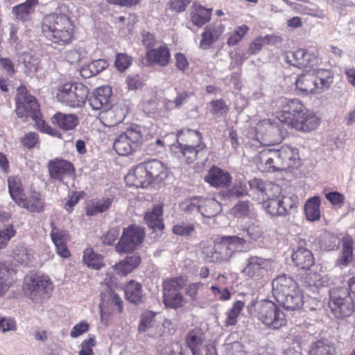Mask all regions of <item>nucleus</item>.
Returning a JSON list of instances; mask_svg holds the SVG:
<instances>
[{
    "mask_svg": "<svg viewBox=\"0 0 355 355\" xmlns=\"http://www.w3.org/2000/svg\"><path fill=\"white\" fill-rule=\"evenodd\" d=\"M51 239L56 248L57 253L63 258H67L70 256V252L67 248V243L70 237L66 230L55 226V222H50Z\"/></svg>",
    "mask_w": 355,
    "mask_h": 355,
    "instance_id": "nucleus-16",
    "label": "nucleus"
},
{
    "mask_svg": "<svg viewBox=\"0 0 355 355\" xmlns=\"http://www.w3.org/2000/svg\"><path fill=\"white\" fill-rule=\"evenodd\" d=\"M53 288V284L47 276L31 273L24 277V291L32 300L38 301L49 297Z\"/></svg>",
    "mask_w": 355,
    "mask_h": 355,
    "instance_id": "nucleus-7",
    "label": "nucleus"
},
{
    "mask_svg": "<svg viewBox=\"0 0 355 355\" xmlns=\"http://www.w3.org/2000/svg\"><path fill=\"white\" fill-rule=\"evenodd\" d=\"M341 243V254L336 260V266L343 269L353 260L354 240L350 235L346 234L343 237Z\"/></svg>",
    "mask_w": 355,
    "mask_h": 355,
    "instance_id": "nucleus-25",
    "label": "nucleus"
},
{
    "mask_svg": "<svg viewBox=\"0 0 355 355\" xmlns=\"http://www.w3.org/2000/svg\"><path fill=\"white\" fill-rule=\"evenodd\" d=\"M332 82L333 74L330 71L312 69L298 76L295 85L302 92L320 94L327 89Z\"/></svg>",
    "mask_w": 355,
    "mask_h": 355,
    "instance_id": "nucleus-4",
    "label": "nucleus"
},
{
    "mask_svg": "<svg viewBox=\"0 0 355 355\" xmlns=\"http://www.w3.org/2000/svg\"><path fill=\"white\" fill-rule=\"evenodd\" d=\"M126 184L136 188H146L151 184L143 164L137 165L132 172L125 177Z\"/></svg>",
    "mask_w": 355,
    "mask_h": 355,
    "instance_id": "nucleus-23",
    "label": "nucleus"
},
{
    "mask_svg": "<svg viewBox=\"0 0 355 355\" xmlns=\"http://www.w3.org/2000/svg\"><path fill=\"white\" fill-rule=\"evenodd\" d=\"M340 244V239L336 235L331 233L326 234L322 241V247L328 251L337 249Z\"/></svg>",
    "mask_w": 355,
    "mask_h": 355,
    "instance_id": "nucleus-57",
    "label": "nucleus"
},
{
    "mask_svg": "<svg viewBox=\"0 0 355 355\" xmlns=\"http://www.w3.org/2000/svg\"><path fill=\"white\" fill-rule=\"evenodd\" d=\"M259 162L265 165L266 169L273 171L297 167L300 164L298 150L292 146L280 149L265 148L259 152Z\"/></svg>",
    "mask_w": 355,
    "mask_h": 355,
    "instance_id": "nucleus-3",
    "label": "nucleus"
},
{
    "mask_svg": "<svg viewBox=\"0 0 355 355\" xmlns=\"http://www.w3.org/2000/svg\"><path fill=\"white\" fill-rule=\"evenodd\" d=\"M184 284L183 279L173 278L166 279L163 282V295L180 292Z\"/></svg>",
    "mask_w": 355,
    "mask_h": 355,
    "instance_id": "nucleus-51",
    "label": "nucleus"
},
{
    "mask_svg": "<svg viewBox=\"0 0 355 355\" xmlns=\"http://www.w3.org/2000/svg\"><path fill=\"white\" fill-rule=\"evenodd\" d=\"M244 306V302L240 300L234 303L232 307L227 313V318L225 321L226 326H232L236 324L237 318L243 310Z\"/></svg>",
    "mask_w": 355,
    "mask_h": 355,
    "instance_id": "nucleus-49",
    "label": "nucleus"
},
{
    "mask_svg": "<svg viewBox=\"0 0 355 355\" xmlns=\"http://www.w3.org/2000/svg\"><path fill=\"white\" fill-rule=\"evenodd\" d=\"M250 189L248 196L257 200H264L267 196V185L261 180L254 178L248 181Z\"/></svg>",
    "mask_w": 355,
    "mask_h": 355,
    "instance_id": "nucleus-39",
    "label": "nucleus"
},
{
    "mask_svg": "<svg viewBox=\"0 0 355 355\" xmlns=\"http://www.w3.org/2000/svg\"><path fill=\"white\" fill-rule=\"evenodd\" d=\"M50 177L62 181L65 176H70L73 171L72 164L64 159L51 160L48 164Z\"/></svg>",
    "mask_w": 355,
    "mask_h": 355,
    "instance_id": "nucleus-22",
    "label": "nucleus"
},
{
    "mask_svg": "<svg viewBox=\"0 0 355 355\" xmlns=\"http://www.w3.org/2000/svg\"><path fill=\"white\" fill-rule=\"evenodd\" d=\"M87 87L80 83H66L60 85L57 92V98L61 103L71 107H81L88 98Z\"/></svg>",
    "mask_w": 355,
    "mask_h": 355,
    "instance_id": "nucleus-6",
    "label": "nucleus"
},
{
    "mask_svg": "<svg viewBox=\"0 0 355 355\" xmlns=\"http://www.w3.org/2000/svg\"><path fill=\"white\" fill-rule=\"evenodd\" d=\"M222 211V206L215 198H203L200 202V213L204 217L211 218Z\"/></svg>",
    "mask_w": 355,
    "mask_h": 355,
    "instance_id": "nucleus-37",
    "label": "nucleus"
},
{
    "mask_svg": "<svg viewBox=\"0 0 355 355\" xmlns=\"http://www.w3.org/2000/svg\"><path fill=\"white\" fill-rule=\"evenodd\" d=\"M16 114L19 117L37 116V112L40 111V106L37 99L29 94L26 88L21 85L17 89Z\"/></svg>",
    "mask_w": 355,
    "mask_h": 355,
    "instance_id": "nucleus-12",
    "label": "nucleus"
},
{
    "mask_svg": "<svg viewBox=\"0 0 355 355\" xmlns=\"http://www.w3.org/2000/svg\"><path fill=\"white\" fill-rule=\"evenodd\" d=\"M37 116H31L30 117L35 122L37 128L43 132L49 134L53 136H58V132L55 129L50 127L42 118V114L40 111H37Z\"/></svg>",
    "mask_w": 355,
    "mask_h": 355,
    "instance_id": "nucleus-55",
    "label": "nucleus"
},
{
    "mask_svg": "<svg viewBox=\"0 0 355 355\" xmlns=\"http://www.w3.org/2000/svg\"><path fill=\"white\" fill-rule=\"evenodd\" d=\"M225 31V26L221 21L210 24L205 28L202 33V39L200 47L202 49H208L211 47Z\"/></svg>",
    "mask_w": 355,
    "mask_h": 355,
    "instance_id": "nucleus-20",
    "label": "nucleus"
},
{
    "mask_svg": "<svg viewBox=\"0 0 355 355\" xmlns=\"http://www.w3.org/2000/svg\"><path fill=\"white\" fill-rule=\"evenodd\" d=\"M309 355H336L334 342L328 339H320L311 344Z\"/></svg>",
    "mask_w": 355,
    "mask_h": 355,
    "instance_id": "nucleus-31",
    "label": "nucleus"
},
{
    "mask_svg": "<svg viewBox=\"0 0 355 355\" xmlns=\"http://www.w3.org/2000/svg\"><path fill=\"white\" fill-rule=\"evenodd\" d=\"M143 141L139 127L128 129L116 137L113 148L119 155H128L135 151Z\"/></svg>",
    "mask_w": 355,
    "mask_h": 355,
    "instance_id": "nucleus-10",
    "label": "nucleus"
},
{
    "mask_svg": "<svg viewBox=\"0 0 355 355\" xmlns=\"http://www.w3.org/2000/svg\"><path fill=\"white\" fill-rule=\"evenodd\" d=\"M119 228L114 227L109 230L107 233L101 237L102 243L105 245H112L119 236Z\"/></svg>",
    "mask_w": 355,
    "mask_h": 355,
    "instance_id": "nucleus-62",
    "label": "nucleus"
},
{
    "mask_svg": "<svg viewBox=\"0 0 355 355\" xmlns=\"http://www.w3.org/2000/svg\"><path fill=\"white\" fill-rule=\"evenodd\" d=\"M131 64V59L124 53H119L114 61L115 67L121 71H125Z\"/></svg>",
    "mask_w": 355,
    "mask_h": 355,
    "instance_id": "nucleus-61",
    "label": "nucleus"
},
{
    "mask_svg": "<svg viewBox=\"0 0 355 355\" xmlns=\"http://www.w3.org/2000/svg\"><path fill=\"white\" fill-rule=\"evenodd\" d=\"M142 164L151 183L153 180L160 182L166 178V168L162 162L152 159Z\"/></svg>",
    "mask_w": 355,
    "mask_h": 355,
    "instance_id": "nucleus-28",
    "label": "nucleus"
},
{
    "mask_svg": "<svg viewBox=\"0 0 355 355\" xmlns=\"http://www.w3.org/2000/svg\"><path fill=\"white\" fill-rule=\"evenodd\" d=\"M74 27L68 15L51 13L44 17L42 31L44 36L52 43L65 45L71 42Z\"/></svg>",
    "mask_w": 355,
    "mask_h": 355,
    "instance_id": "nucleus-1",
    "label": "nucleus"
},
{
    "mask_svg": "<svg viewBox=\"0 0 355 355\" xmlns=\"http://www.w3.org/2000/svg\"><path fill=\"white\" fill-rule=\"evenodd\" d=\"M112 89L109 86H102L96 89L92 94L88 97V101L94 110H107L111 107L110 97Z\"/></svg>",
    "mask_w": 355,
    "mask_h": 355,
    "instance_id": "nucleus-18",
    "label": "nucleus"
},
{
    "mask_svg": "<svg viewBox=\"0 0 355 355\" xmlns=\"http://www.w3.org/2000/svg\"><path fill=\"white\" fill-rule=\"evenodd\" d=\"M243 231L246 233V236L252 241H258L263 235L261 227L254 223L245 226Z\"/></svg>",
    "mask_w": 355,
    "mask_h": 355,
    "instance_id": "nucleus-56",
    "label": "nucleus"
},
{
    "mask_svg": "<svg viewBox=\"0 0 355 355\" xmlns=\"http://www.w3.org/2000/svg\"><path fill=\"white\" fill-rule=\"evenodd\" d=\"M21 60L29 72L36 71L39 64V58L31 53H24L21 55Z\"/></svg>",
    "mask_w": 355,
    "mask_h": 355,
    "instance_id": "nucleus-58",
    "label": "nucleus"
},
{
    "mask_svg": "<svg viewBox=\"0 0 355 355\" xmlns=\"http://www.w3.org/2000/svg\"><path fill=\"white\" fill-rule=\"evenodd\" d=\"M271 261L257 255H250L245 262V266L241 272L246 279L259 280L270 271Z\"/></svg>",
    "mask_w": 355,
    "mask_h": 355,
    "instance_id": "nucleus-13",
    "label": "nucleus"
},
{
    "mask_svg": "<svg viewBox=\"0 0 355 355\" xmlns=\"http://www.w3.org/2000/svg\"><path fill=\"white\" fill-rule=\"evenodd\" d=\"M291 127L297 130L310 132L315 130L320 123V119L305 108L295 121H291Z\"/></svg>",
    "mask_w": 355,
    "mask_h": 355,
    "instance_id": "nucleus-21",
    "label": "nucleus"
},
{
    "mask_svg": "<svg viewBox=\"0 0 355 355\" xmlns=\"http://www.w3.org/2000/svg\"><path fill=\"white\" fill-rule=\"evenodd\" d=\"M101 118L106 121L107 126H114L121 123L125 118V111L119 106H112L101 112Z\"/></svg>",
    "mask_w": 355,
    "mask_h": 355,
    "instance_id": "nucleus-35",
    "label": "nucleus"
},
{
    "mask_svg": "<svg viewBox=\"0 0 355 355\" xmlns=\"http://www.w3.org/2000/svg\"><path fill=\"white\" fill-rule=\"evenodd\" d=\"M248 194V189L246 185L241 182L236 183L233 187L223 191V196L229 198H239Z\"/></svg>",
    "mask_w": 355,
    "mask_h": 355,
    "instance_id": "nucleus-52",
    "label": "nucleus"
},
{
    "mask_svg": "<svg viewBox=\"0 0 355 355\" xmlns=\"http://www.w3.org/2000/svg\"><path fill=\"white\" fill-rule=\"evenodd\" d=\"M157 322V321L155 320V315L153 313L150 311L145 312L141 316L138 330L140 332H146Z\"/></svg>",
    "mask_w": 355,
    "mask_h": 355,
    "instance_id": "nucleus-53",
    "label": "nucleus"
},
{
    "mask_svg": "<svg viewBox=\"0 0 355 355\" xmlns=\"http://www.w3.org/2000/svg\"><path fill=\"white\" fill-rule=\"evenodd\" d=\"M272 295L277 302L284 299L287 294L293 293L299 287L296 282L291 277L282 275L272 281Z\"/></svg>",
    "mask_w": 355,
    "mask_h": 355,
    "instance_id": "nucleus-14",
    "label": "nucleus"
},
{
    "mask_svg": "<svg viewBox=\"0 0 355 355\" xmlns=\"http://www.w3.org/2000/svg\"><path fill=\"white\" fill-rule=\"evenodd\" d=\"M112 203V198H103L98 200L95 204H92L87 208V215L94 216L100 213H103L108 210Z\"/></svg>",
    "mask_w": 355,
    "mask_h": 355,
    "instance_id": "nucleus-44",
    "label": "nucleus"
},
{
    "mask_svg": "<svg viewBox=\"0 0 355 355\" xmlns=\"http://www.w3.org/2000/svg\"><path fill=\"white\" fill-rule=\"evenodd\" d=\"M8 189L11 198L17 202L22 197L23 189L18 176H10L8 179Z\"/></svg>",
    "mask_w": 355,
    "mask_h": 355,
    "instance_id": "nucleus-43",
    "label": "nucleus"
},
{
    "mask_svg": "<svg viewBox=\"0 0 355 355\" xmlns=\"http://www.w3.org/2000/svg\"><path fill=\"white\" fill-rule=\"evenodd\" d=\"M125 297L132 303L137 304L141 302L143 298V290L141 284L131 280L125 288Z\"/></svg>",
    "mask_w": 355,
    "mask_h": 355,
    "instance_id": "nucleus-38",
    "label": "nucleus"
},
{
    "mask_svg": "<svg viewBox=\"0 0 355 355\" xmlns=\"http://www.w3.org/2000/svg\"><path fill=\"white\" fill-rule=\"evenodd\" d=\"M320 199L318 197H313L307 200L304 205V211L309 220L315 221L320 217Z\"/></svg>",
    "mask_w": 355,
    "mask_h": 355,
    "instance_id": "nucleus-41",
    "label": "nucleus"
},
{
    "mask_svg": "<svg viewBox=\"0 0 355 355\" xmlns=\"http://www.w3.org/2000/svg\"><path fill=\"white\" fill-rule=\"evenodd\" d=\"M83 260L88 267L96 270L100 269L103 265L102 256L95 253L92 249L85 250Z\"/></svg>",
    "mask_w": 355,
    "mask_h": 355,
    "instance_id": "nucleus-45",
    "label": "nucleus"
},
{
    "mask_svg": "<svg viewBox=\"0 0 355 355\" xmlns=\"http://www.w3.org/2000/svg\"><path fill=\"white\" fill-rule=\"evenodd\" d=\"M144 220L148 226L153 230H162L164 229L163 206L156 205L150 211L146 213Z\"/></svg>",
    "mask_w": 355,
    "mask_h": 355,
    "instance_id": "nucleus-32",
    "label": "nucleus"
},
{
    "mask_svg": "<svg viewBox=\"0 0 355 355\" xmlns=\"http://www.w3.org/2000/svg\"><path fill=\"white\" fill-rule=\"evenodd\" d=\"M257 310L258 319L271 329H279L286 324L284 313L270 301L259 302Z\"/></svg>",
    "mask_w": 355,
    "mask_h": 355,
    "instance_id": "nucleus-8",
    "label": "nucleus"
},
{
    "mask_svg": "<svg viewBox=\"0 0 355 355\" xmlns=\"http://www.w3.org/2000/svg\"><path fill=\"white\" fill-rule=\"evenodd\" d=\"M144 237V228L131 225L123 229V234L115 245V250L120 254L130 253L138 248Z\"/></svg>",
    "mask_w": 355,
    "mask_h": 355,
    "instance_id": "nucleus-9",
    "label": "nucleus"
},
{
    "mask_svg": "<svg viewBox=\"0 0 355 355\" xmlns=\"http://www.w3.org/2000/svg\"><path fill=\"white\" fill-rule=\"evenodd\" d=\"M52 123L64 130L74 129L79 123L78 117L73 114L58 112L51 118Z\"/></svg>",
    "mask_w": 355,
    "mask_h": 355,
    "instance_id": "nucleus-33",
    "label": "nucleus"
},
{
    "mask_svg": "<svg viewBox=\"0 0 355 355\" xmlns=\"http://www.w3.org/2000/svg\"><path fill=\"white\" fill-rule=\"evenodd\" d=\"M199 331L193 330L190 331L187 337V344L188 347L195 353V349L202 343Z\"/></svg>",
    "mask_w": 355,
    "mask_h": 355,
    "instance_id": "nucleus-60",
    "label": "nucleus"
},
{
    "mask_svg": "<svg viewBox=\"0 0 355 355\" xmlns=\"http://www.w3.org/2000/svg\"><path fill=\"white\" fill-rule=\"evenodd\" d=\"M202 200V198L199 196L185 199L180 205V209L188 214H193L195 212L200 213V202Z\"/></svg>",
    "mask_w": 355,
    "mask_h": 355,
    "instance_id": "nucleus-48",
    "label": "nucleus"
},
{
    "mask_svg": "<svg viewBox=\"0 0 355 355\" xmlns=\"http://www.w3.org/2000/svg\"><path fill=\"white\" fill-rule=\"evenodd\" d=\"M306 245L305 241H300L297 250L292 254V259L295 265L303 270H309L314 263L313 255Z\"/></svg>",
    "mask_w": 355,
    "mask_h": 355,
    "instance_id": "nucleus-19",
    "label": "nucleus"
},
{
    "mask_svg": "<svg viewBox=\"0 0 355 355\" xmlns=\"http://www.w3.org/2000/svg\"><path fill=\"white\" fill-rule=\"evenodd\" d=\"M211 10L207 9L201 6H198L194 11L191 13V20L192 23L201 27L211 19Z\"/></svg>",
    "mask_w": 355,
    "mask_h": 355,
    "instance_id": "nucleus-42",
    "label": "nucleus"
},
{
    "mask_svg": "<svg viewBox=\"0 0 355 355\" xmlns=\"http://www.w3.org/2000/svg\"><path fill=\"white\" fill-rule=\"evenodd\" d=\"M194 223L188 222H179L173 227V232L180 236H190L195 231Z\"/></svg>",
    "mask_w": 355,
    "mask_h": 355,
    "instance_id": "nucleus-50",
    "label": "nucleus"
},
{
    "mask_svg": "<svg viewBox=\"0 0 355 355\" xmlns=\"http://www.w3.org/2000/svg\"><path fill=\"white\" fill-rule=\"evenodd\" d=\"M277 302L287 310H298L303 306V296L300 289L298 288L293 291V293L287 294L284 299Z\"/></svg>",
    "mask_w": 355,
    "mask_h": 355,
    "instance_id": "nucleus-36",
    "label": "nucleus"
},
{
    "mask_svg": "<svg viewBox=\"0 0 355 355\" xmlns=\"http://www.w3.org/2000/svg\"><path fill=\"white\" fill-rule=\"evenodd\" d=\"M202 137L197 130L189 128L181 130L177 134V143L171 145V151L187 163L193 162L198 157L203 156L206 146L200 143Z\"/></svg>",
    "mask_w": 355,
    "mask_h": 355,
    "instance_id": "nucleus-2",
    "label": "nucleus"
},
{
    "mask_svg": "<svg viewBox=\"0 0 355 355\" xmlns=\"http://www.w3.org/2000/svg\"><path fill=\"white\" fill-rule=\"evenodd\" d=\"M141 263V257L137 253L128 255L123 260L114 265L117 273L121 276H126L136 269Z\"/></svg>",
    "mask_w": 355,
    "mask_h": 355,
    "instance_id": "nucleus-30",
    "label": "nucleus"
},
{
    "mask_svg": "<svg viewBox=\"0 0 355 355\" xmlns=\"http://www.w3.org/2000/svg\"><path fill=\"white\" fill-rule=\"evenodd\" d=\"M305 283L308 287L318 288L324 286L327 284V279L317 272H310L305 277Z\"/></svg>",
    "mask_w": 355,
    "mask_h": 355,
    "instance_id": "nucleus-54",
    "label": "nucleus"
},
{
    "mask_svg": "<svg viewBox=\"0 0 355 355\" xmlns=\"http://www.w3.org/2000/svg\"><path fill=\"white\" fill-rule=\"evenodd\" d=\"M329 306L336 318H347L355 311L354 300L348 288L345 287L332 288L329 291Z\"/></svg>",
    "mask_w": 355,
    "mask_h": 355,
    "instance_id": "nucleus-5",
    "label": "nucleus"
},
{
    "mask_svg": "<svg viewBox=\"0 0 355 355\" xmlns=\"http://www.w3.org/2000/svg\"><path fill=\"white\" fill-rule=\"evenodd\" d=\"M236 252L224 236L214 245V253L211 256L213 261H229Z\"/></svg>",
    "mask_w": 355,
    "mask_h": 355,
    "instance_id": "nucleus-29",
    "label": "nucleus"
},
{
    "mask_svg": "<svg viewBox=\"0 0 355 355\" xmlns=\"http://www.w3.org/2000/svg\"><path fill=\"white\" fill-rule=\"evenodd\" d=\"M163 302L166 307L176 309L183 306L185 301L180 291L163 295Z\"/></svg>",
    "mask_w": 355,
    "mask_h": 355,
    "instance_id": "nucleus-47",
    "label": "nucleus"
},
{
    "mask_svg": "<svg viewBox=\"0 0 355 355\" xmlns=\"http://www.w3.org/2000/svg\"><path fill=\"white\" fill-rule=\"evenodd\" d=\"M205 181L215 187H225L232 181L230 174L218 167L214 166L205 176Z\"/></svg>",
    "mask_w": 355,
    "mask_h": 355,
    "instance_id": "nucleus-24",
    "label": "nucleus"
},
{
    "mask_svg": "<svg viewBox=\"0 0 355 355\" xmlns=\"http://www.w3.org/2000/svg\"><path fill=\"white\" fill-rule=\"evenodd\" d=\"M31 250L22 244L16 245L13 250L14 259L20 264L28 265L31 262Z\"/></svg>",
    "mask_w": 355,
    "mask_h": 355,
    "instance_id": "nucleus-46",
    "label": "nucleus"
},
{
    "mask_svg": "<svg viewBox=\"0 0 355 355\" xmlns=\"http://www.w3.org/2000/svg\"><path fill=\"white\" fill-rule=\"evenodd\" d=\"M37 4V0H26L14 6L12 10V14L18 20L28 21L31 18Z\"/></svg>",
    "mask_w": 355,
    "mask_h": 355,
    "instance_id": "nucleus-34",
    "label": "nucleus"
},
{
    "mask_svg": "<svg viewBox=\"0 0 355 355\" xmlns=\"http://www.w3.org/2000/svg\"><path fill=\"white\" fill-rule=\"evenodd\" d=\"M285 59L290 64L299 68L313 66L318 62L317 55L303 49L288 52Z\"/></svg>",
    "mask_w": 355,
    "mask_h": 355,
    "instance_id": "nucleus-17",
    "label": "nucleus"
},
{
    "mask_svg": "<svg viewBox=\"0 0 355 355\" xmlns=\"http://www.w3.org/2000/svg\"><path fill=\"white\" fill-rule=\"evenodd\" d=\"M283 103L282 110L277 113V118L291 126V121H295L306 107L298 99H286Z\"/></svg>",
    "mask_w": 355,
    "mask_h": 355,
    "instance_id": "nucleus-15",
    "label": "nucleus"
},
{
    "mask_svg": "<svg viewBox=\"0 0 355 355\" xmlns=\"http://www.w3.org/2000/svg\"><path fill=\"white\" fill-rule=\"evenodd\" d=\"M16 203L31 212L36 213L42 211L44 206V200L42 195L36 191H31L28 198L21 197Z\"/></svg>",
    "mask_w": 355,
    "mask_h": 355,
    "instance_id": "nucleus-26",
    "label": "nucleus"
},
{
    "mask_svg": "<svg viewBox=\"0 0 355 355\" xmlns=\"http://www.w3.org/2000/svg\"><path fill=\"white\" fill-rule=\"evenodd\" d=\"M15 234L12 225H8L5 229L0 230V249L3 248L7 242Z\"/></svg>",
    "mask_w": 355,
    "mask_h": 355,
    "instance_id": "nucleus-63",
    "label": "nucleus"
},
{
    "mask_svg": "<svg viewBox=\"0 0 355 355\" xmlns=\"http://www.w3.org/2000/svg\"><path fill=\"white\" fill-rule=\"evenodd\" d=\"M211 113L214 115H224L229 112V107L223 99H218L210 102Z\"/></svg>",
    "mask_w": 355,
    "mask_h": 355,
    "instance_id": "nucleus-59",
    "label": "nucleus"
},
{
    "mask_svg": "<svg viewBox=\"0 0 355 355\" xmlns=\"http://www.w3.org/2000/svg\"><path fill=\"white\" fill-rule=\"evenodd\" d=\"M298 197L292 194L279 198H269L263 200V207L267 213L273 216H286L297 207Z\"/></svg>",
    "mask_w": 355,
    "mask_h": 355,
    "instance_id": "nucleus-11",
    "label": "nucleus"
},
{
    "mask_svg": "<svg viewBox=\"0 0 355 355\" xmlns=\"http://www.w3.org/2000/svg\"><path fill=\"white\" fill-rule=\"evenodd\" d=\"M95 345L94 336L89 335V338L81 343L79 355H93L92 347Z\"/></svg>",
    "mask_w": 355,
    "mask_h": 355,
    "instance_id": "nucleus-64",
    "label": "nucleus"
},
{
    "mask_svg": "<svg viewBox=\"0 0 355 355\" xmlns=\"http://www.w3.org/2000/svg\"><path fill=\"white\" fill-rule=\"evenodd\" d=\"M146 58L148 64H157L164 67L169 63L171 54L166 46H161L158 49L148 50L146 52Z\"/></svg>",
    "mask_w": 355,
    "mask_h": 355,
    "instance_id": "nucleus-27",
    "label": "nucleus"
},
{
    "mask_svg": "<svg viewBox=\"0 0 355 355\" xmlns=\"http://www.w3.org/2000/svg\"><path fill=\"white\" fill-rule=\"evenodd\" d=\"M107 62L104 59H98L91 62L87 66L81 67L80 73L85 78H89L96 76L106 69Z\"/></svg>",
    "mask_w": 355,
    "mask_h": 355,
    "instance_id": "nucleus-40",
    "label": "nucleus"
}]
</instances>
